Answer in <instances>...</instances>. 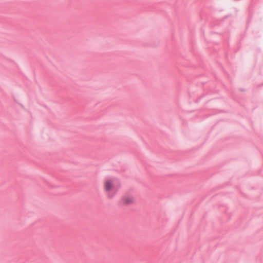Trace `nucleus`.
Returning a JSON list of instances; mask_svg holds the SVG:
<instances>
[{
    "mask_svg": "<svg viewBox=\"0 0 263 263\" xmlns=\"http://www.w3.org/2000/svg\"><path fill=\"white\" fill-rule=\"evenodd\" d=\"M134 199L131 196H125L122 199V202L124 204H130L133 203Z\"/></svg>",
    "mask_w": 263,
    "mask_h": 263,
    "instance_id": "nucleus-2",
    "label": "nucleus"
},
{
    "mask_svg": "<svg viewBox=\"0 0 263 263\" xmlns=\"http://www.w3.org/2000/svg\"><path fill=\"white\" fill-rule=\"evenodd\" d=\"M119 187V183L115 178L106 177L103 181V191L110 198L114 197Z\"/></svg>",
    "mask_w": 263,
    "mask_h": 263,
    "instance_id": "nucleus-1",
    "label": "nucleus"
}]
</instances>
